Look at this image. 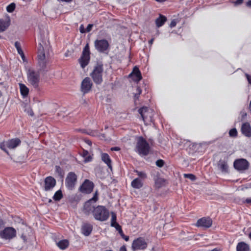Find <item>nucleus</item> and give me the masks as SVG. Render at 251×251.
<instances>
[{
    "label": "nucleus",
    "mask_w": 251,
    "mask_h": 251,
    "mask_svg": "<svg viewBox=\"0 0 251 251\" xmlns=\"http://www.w3.org/2000/svg\"><path fill=\"white\" fill-rule=\"evenodd\" d=\"M150 146L147 141L142 136L138 137L135 151L140 156H146L150 151Z\"/></svg>",
    "instance_id": "f257e3e1"
},
{
    "label": "nucleus",
    "mask_w": 251,
    "mask_h": 251,
    "mask_svg": "<svg viewBox=\"0 0 251 251\" xmlns=\"http://www.w3.org/2000/svg\"><path fill=\"white\" fill-rule=\"evenodd\" d=\"M93 215L96 220L103 222L108 219L109 213L105 206L98 205L93 210Z\"/></svg>",
    "instance_id": "f03ea898"
},
{
    "label": "nucleus",
    "mask_w": 251,
    "mask_h": 251,
    "mask_svg": "<svg viewBox=\"0 0 251 251\" xmlns=\"http://www.w3.org/2000/svg\"><path fill=\"white\" fill-rule=\"evenodd\" d=\"M28 82L35 89H38L40 82V73L32 69H28L27 72Z\"/></svg>",
    "instance_id": "7ed1b4c3"
},
{
    "label": "nucleus",
    "mask_w": 251,
    "mask_h": 251,
    "mask_svg": "<svg viewBox=\"0 0 251 251\" xmlns=\"http://www.w3.org/2000/svg\"><path fill=\"white\" fill-rule=\"evenodd\" d=\"M139 113L146 125H151L153 122V111L147 107H143L138 110Z\"/></svg>",
    "instance_id": "20e7f679"
},
{
    "label": "nucleus",
    "mask_w": 251,
    "mask_h": 251,
    "mask_svg": "<svg viewBox=\"0 0 251 251\" xmlns=\"http://www.w3.org/2000/svg\"><path fill=\"white\" fill-rule=\"evenodd\" d=\"M21 140L19 138H14L8 140L6 141H3L0 144V148L6 154L9 155V153L7 148L9 149H14L20 145Z\"/></svg>",
    "instance_id": "39448f33"
},
{
    "label": "nucleus",
    "mask_w": 251,
    "mask_h": 251,
    "mask_svg": "<svg viewBox=\"0 0 251 251\" xmlns=\"http://www.w3.org/2000/svg\"><path fill=\"white\" fill-rule=\"evenodd\" d=\"M103 69L102 64H98L95 67L91 74L94 82L97 84H100L102 82V73Z\"/></svg>",
    "instance_id": "423d86ee"
},
{
    "label": "nucleus",
    "mask_w": 251,
    "mask_h": 251,
    "mask_svg": "<svg viewBox=\"0 0 251 251\" xmlns=\"http://www.w3.org/2000/svg\"><path fill=\"white\" fill-rule=\"evenodd\" d=\"M90 51L89 44L87 43L84 47L81 57L79 59V62L81 68H84L89 63L90 59Z\"/></svg>",
    "instance_id": "0eeeda50"
},
{
    "label": "nucleus",
    "mask_w": 251,
    "mask_h": 251,
    "mask_svg": "<svg viewBox=\"0 0 251 251\" xmlns=\"http://www.w3.org/2000/svg\"><path fill=\"white\" fill-rule=\"evenodd\" d=\"M94 46L96 50L100 53L107 54L108 52L109 44L106 39L95 40Z\"/></svg>",
    "instance_id": "6e6552de"
},
{
    "label": "nucleus",
    "mask_w": 251,
    "mask_h": 251,
    "mask_svg": "<svg viewBox=\"0 0 251 251\" xmlns=\"http://www.w3.org/2000/svg\"><path fill=\"white\" fill-rule=\"evenodd\" d=\"M77 177L74 172H69L65 179V186L69 190H73L77 181Z\"/></svg>",
    "instance_id": "1a4fd4ad"
},
{
    "label": "nucleus",
    "mask_w": 251,
    "mask_h": 251,
    "mask_svg": "<svg viewBox=\"0 0 251 251\" xmlns=\"http://www.w3.org/2000/svg\"><path fill=\"white\" fill-rule=\"evenodd\" d=\"M147 243L142 237H139L135 240L132 244V249L133 251L143 250L147 248Z\"/></svg>",
    "instance_id": "9d476101"
},
{
    "label": "nucleus",
    "mask_w": 251,
    "mask_h": 251,
    "mask_svg": "<svg viewBox=\"0 0 251 251\" xmlns=\"http://www.w3.org/2000/svg\"><path fill=\"white\" fill-rule=\"evenodd\" d=\"M16 236V230L12 227H5L0 232V237L4 239H11Z\"/></svg>",
    "instance_id": "9b49d317"
},
{
    "label": "nucleus",
    "mask_w": 251,
    "mask_h": 251,
    "mask_svg": "<svg viewBox=\"0 0 251 251\" xmlns=\"http://www.w3.org/2000/svg\"><path fill=\"white\" fill-rule=\"evenodd\" d=\"M98 198L97 196V192H96L95 193L93 197L85 203L84 205V210L86 214H89L90 212L93 213V210L96 207H95L94 205H92V203L93 202H95L98 200Z\"/></svg>",
    "instance_id": "f8f14e48"
},
{
    "label": "nucleus",
    "mask_w": 251,
    "mask_h": 251,
    "mask_svg": "<svg viewBox=\"0 0 251 251\" xmlns=\"http://www.w3.org/2000/svg\"><path fill=\"white\" fill-rule=\"evenodd\" d=\"M94 183L88 179H85L80 186L79 190L83 193H91L94 188Z\"/></svg>",
    "instance_id": "ddd939ff"
},
{
    "label": "nucleus",
    "mask_w": 251,
    "mask_h": 251,
    "mask_svg": "<svg viewBox=\"0 0 251 251\" xmlns=\"http://www.w3.org/2000/svg\"><path fill=\"white\" fill-rule=\"evenodd\" d=\"M56 183V180L52 176L46 177L44 180V190L45 191L52 190L55 186Z\"/></svg>",
    "instance_id": "4468645a"
},
{
    "label": "nucleus",
    "mask_w": 251,
    "mask_h": 251,
    "mask_svg": "<svg viewBox=\"0 0 251 251\" xmlns=\"http://www.w3.org/2000/svg\"><path fill=\"white\" fill-rule=\"evenodd\" d=\"M92 82L90 77H85L82 81L81 84V91L85 94L88 93L91 89Z\"/></svg>",
    "instance_id": "2eb2a0df"
},
{
    "label": "nucleus",
    "mask_w": 251,
    "mask_h": 251,
    "mask_svg": "<svg viewBox=\"0 0 251 251\" xmlns=\"http://www.w3.org/2000/svg\"><path fill=\"white\" fill-rule=\"evenodd\" d=\"M234 167L238 170H245L249 167V162L245 159H239L234 161Z\"/></svg>",
    "instance_id": "dca6fc26"
},
{
    "label": "nucleus",
    "mask_w": 251,
    "mask_h": 251,
    "mask_svg": "<svg viewBox=\"0 0 251 251\" xmlns=\"http://www.w3.org/2000/svg\"><path fill=\"white\" fill-rule=\"evenodd\" d=\"M212 224V220L209 217H203L199 219L196 226L197 227H202L206 228L210 227Z\"/></svg>",
    "instance_id": "f3484780"
},
{
    "label": "nucleus",
    "mask_w": 251,
    "mask_h": 251,
    "mask_svg": "<svg viewBox=\"0 0 251 251\" xmlns=\"http://www.w3.org/2000/svg\"><path fill=\"white\" fill-rule=\"evenodd\" d=\"M93 229V226L90 223H83L81 226V232L85 236L90 235Z\"/></svg>",
    "instance_id": "a211bd4d"
},
{
    "label": "nucleus",
    "mask_w": 251,
    "mask_h": 251,
    "mask_svg": "<svg viewBox=\"0 0 251 251\" xmlns=\"http://www.w3.org/2000/svg\"><path fill=\"white\" fill-rule=\"evenodd\" d=\"M241 132L243 134L248 137H251V126L248 122L242 124L241 126Z\"/></svg>",
    "instance_id": "6ab92c4d"
},
{
    "label": "nucleus",
    "mask_w": 251,
    "mask_h": 251,
    "mask_svg": "<svg viewBox=\"0 0 251 251\" xmlns=\"http://www.w3.org/2000/svg\"><path fill=\"white\" fill-rule=\"evenodd\" d=\"M218 168L223 173L228 172V166L226 161L224 160H220L217 164Z\"/></svg>",
    "instance_id": "aec40b11"
},
{
    "label": "nucleus",
    "mask_w": 251,
    "mask_h": 251,
    "mask_svg": "<svg viewBox=\"0 0 251 251\" xmlns=\"http://www.w3.org/2000/svg\"><path fill=\"white\" fill-rule=\"evenodd\" d=\"M10 20L9 17L5 19H0V33L4 31L10 25Z\"/></svg>",
    "instance_id": "412c9836"
},
{
    "label": "nucleus",
    "mask_w": 251,
    "mask_h": 251,
    "mask_svg": "<svg viewBox=\"0 0 251 251\" xmlns=\"http://www.w3.org/2000/svg\"><path fill=\"white\" fill-rule=\"evenodd\" d=\"M130 75H132L133 79L135 81H139L142 78L141 72L138 68L136 66L134 67Z\"/></svg>",
    "instance_id": "4be33fe9"
},
{
    "label": "nucleus",
    "mask_w": 251,
    "mask_h": 251,
    "mask_svg": "<svg viewBox=\"0 0 251 251\" xmlns=\"http://www.w3.org/2000/svg\"><path fill=\"white\" fill-rule=\"evenodd\" d=\"M101 157V160L107 165L108 168L112 170L111 160L109 155L106 153H102Z\"/></svg>",
    "instance_id": "5701e85b"
},
{
    "label": "nucleus",
    "mask_w": 251,
    "mask_h": 251,
    "mask_svg": "<svg viewBox=\"0 0 251 251\" xmlns=\"http://www.w3.org/2000/svg\"><path fill=\"white\" fill-rule=\"evenodd\" d=\"M237 251H249L250 247L249 245L244 242H241L237 244L236 246Z\"/></svg>",
    "instance_id": "b1692460"
},
{
    "label": "nucleus",
    "mask_w": 251,
    "mask_h": 251,
    "mask_svg": "<svg viewBox=\"0 0 251 251\" xmlns=\"http://www.w3.org/2000/svg\"><path fill=\"white\" fill-rule=\"evenodd\" d=\"M131 186L135 189H140L143 186V183L139 178H136L131 183Z\"/></svg>",
    "instance_id": "393cba45"
},
{
    "label": "nucleus",
    "mask_w": 251,
    "mask_h": 251,
    "mask_svg": "<svg viewBox=\"0 0 251 251\" xmlns=\"http://www.w3.org/2000/svg\"><path fill=\"white\" fill-rule=\"evenodd\" d=\"M19 85L21 95L23 98L26 97L29 93V89L24 84L19 83Z\"/></svg>",
    "instance_id": "a878e982"
},
{
    "label": "nucleus",
    "mask_w": 251,
    "mask_h": 251,
    "mask_svg": "<svg viewBox=\"0 0 251 251\" xmlns=\"http://www.w3.org/2000/svg\"><path fill=\"white\" fill-rule=\"evenodd\" d=\"M167 21V18L162 15H160L159 17L155 20V24L158 27L162 26Z\"/></svg>",
    "instance_id": "bb28decb"
},
{
    "label": "nucleus",
    "mask_w": 251,
    "mask_h": 251,
    "mask_svg": "<svg viewBox=\"0 0 251 251\" xmlns=\"http://www.w3.org/2000/svg\"><path fill=\"white\" fill-rule=\"evenodd\" d=\"M14 45L17 50L18 53L20 55L22 60L25 61V57L23 50H22L20 42L18 41L15 42Z\"/></svg>",
    "instance_id": "cd10ccee"
},
{
    "label": "nucleus",
    "mask_w": 251,
    "mask_h": 251,
    "mask_svg": "<svg viewBox=\"0 0 251 251\" xmlns=\"http://www.w3.org/2000/svg\"><path fill=\"white\" fill-rule=\"evenodd\" d=\"M58 247L61 250L66 249L69 246V242L67 240H62L56 243Z\"/></svg>",
    "instance_id": "c85d7f7f"
},
{
    "label": "nucleus",
    "mask_w": 251,
    "mask_h": 251,
    "mask_svg": "<svg viewBox=\"0 0 251 251\" xmlns=\"http://www.w3.org/2000/svg\"><path fill=\"white\" fill-rule=\"evenodd\" d=\"M63 197V194L61 190L57 191L53 196V199L55 201H59Z\"/></svg>",
    "instance_id": "c756f323"
},
{
    "label": "nucleus",
    "mask_w": 251,
    "mask_h": 251,
    "mask_svg": "<svg viewBox=\"0 0 251 251\" xmlns=\"http://www.w3.org/2000/svg\"><path fill=\"white\" fill-rule=\"evenodd\" d=\"M164 181L165 180L164 179L160 177H157L155 179V183L157 187H160Z\"/></svg>",
    "instance_id": "7c9ffc66"
},
{
    "label": "nucleus",
    "mask_w": 251,
    "mask_h": 251,
    "mask_svg": "<svg viewBox=\"0 0 251 251\" xmlns=\"http://www.w3.org/2000/svg\"><path fill=\"white\" fill-rule=\"evenodd\" d=\"M15 4L14 3H11L6 7V10L9 13L12 12L15 8Z\"/></svg>",
    "instance_id": "2f4dec72"
},
{
    "label": "nucleus",
    "mask_w": 251,
    "mask_h": 251,
    "mask_svg": "<svg viewBox=\"0 0 251 251\" xmlns=\"http://www.w3.org/2000/svg\"><path fill=\"white\" fill-rule=\"evenodd\" d=\"M237 131L235 128H232L229 131V136L231 137H236L237 136Z\"/></svg>",
    "instance_id": "473e14b6"
},
{
    "label": "nucleus",
    "mask_w": 251,
    "mask_h": 251,
    "mask_svg": "<svg viewBox=\"0 0 251 251\" xmlns=\"http://www.w3.org/2000/svg\"><path fill=\"white\" fill-rule=\"evenodd\" d=\"M184 177L189 178L192 181H195L196 179V176L192 174H184Z\"/></svg>",
    "instance_id": "72a5a7b5"
},
{
    "label": "nucleus",
    "mask_w": 251,
    "mask_h": 251,
    "mask_svg": "<svg viewBox=\"0 0 251 251\" xmlns=\"http://www.w3.org/2000/svg\"><path fill=\"white\" fill-rule=\"evenodd\" d=\"M55 172L59 176H63L64 173L61 169V168L59 166H55Z\"/></svg>",
    "instance_id": "f704fd0d"
},
{
    "label": "nucleus",
    "mask_w": 251,
    "mask_h": 251,
    "mask_svg": "<svg viewBox=\"0 0 251 251\" xmlns=\"http://www.w3.org/2000/svg\"><path fill=\"white\" fill-rule=\"evenodd\" d=\"M135 172L137 173V175L142 179H145L147 177L146 174L144 172H140L136 170Z\"/></svg>",
    "instance_id": "c9c22d12"
},
{
    "label": "nucleus",
    "mask_w": 251,
    "mask_h": 251,
    "mask_svg": "<svg viewBox=\"0 0 251 251\" xmlns=\"http://www.w3.org/2000/svg\"><path fill=\"white\" fill-rule=\"evenodd\" d=\"M38 64L41 67V70L43 71H45L46 67V64L45 61V60L38 61Z\"/></svg>",
    "instance_id": "e433bc0d"
},
{
    "label": "nucleus",
    "mask_w": 251,
    "mask_h": 251,
    "mask_svg": "<svg viewBox=\"0 0 251 251\" xmlns=\"http://www.w3.org/2000/svg\"><path fill=\"white\" fill-rule=\"evenodd\" d=\"M117 220V216L116 214L113 212H111V225L114 224L115 223H116Z\"/></svg>",
    "instance_id": "4c0bfd02"
},
{
    "label": "nucleus",
    "mask_w": 251,
    "mask_h": 251,
    "mask_svg": "<svg viewBox=\"0 0 251 251\" xmlns=\"http://www.w3.org/2000/svg\"><path fill=\"white\" fill-rule=\"evenodd\" d=\"M142 93V90L140 88V87L139 86H137L136 87V92L135 94V96H134V97L135 99H138L139 98V95L141 94Z\"/></svg>",
    "instance_id": "58836bf2"
},
{
    "label": "nucleus",
    "mask_w": 251,
    "mask_h": 251,
    "mask_svg": "<svg viewBox=\"0 0 251 251\" xmlns=\"http://www.w3.org/2000/svg\"><path fill=\"white\" fill-rule=\"evenodd\" d=\"M155 164L158 167H162L164 164V162L162 159H158L156 161Z\"/></svg>",
    "instance_id": "ea45409f"
},
{
    "label": "nucleus",
    "mask_w": 251,
    "mask_h": 251,
    "mask_svg": "<svg viewBox=\"0 0 251 251\" xmlns=\"http://www.w3.org/2000/svg\"><path fill=\"white\" fill-rule=\"evenodd\" d=\"M38 61L45 60V54L44 52L38 53Z\"/></svg>",
    "instance_id": "a19ab883"
},
{
    "label": "nucleus",
    "mask_w": 251,
    "mask_h": 251,
    "mask_svg": "<svg viewBox=\"0 0 251 251\" xmlns=\"http://www.w3.org/2000/svg\"><path fill=\"white\" fill-rule=\"evenodd\" d=\"M93 26V24H89L87 25V27H86V28L85 29V31L86 32H90Z\"/></svg>",
    "instance_id": "79ce46f5"
},
{
    "label": "nucleus",
    "mask_w": 251,
    "mask_h": 251,
    "mask_svg": "<svg viewBox=\"0 0 251 251\" xmlns=\"http://www.w3.org/2000/svg\"><path fill=\"white\" fill-rule=\"evenodd\" d=\"M245 75L247 79L248 83L251 85V76L247 73H245Z\"/></svg>",
    "instance_id": "37998d69"
},
{
    "label": "nucleus",
    "mask_w": 251,
    "mask_h": 251,
    "mask_svg": "<svg viewBox=\"0 0 251 251\" xmlns=\"http://www.w3.org/2000/svg\"><path fill=\"white\" fill-rule=\"evenodd\" d=\"M41 52H44V48L41 44H39V47H38V53H41Z\"/></svg>",
    "instance_id": "c03bdc74"
},
{
    "label": "nucleus",
    "mask_w": 251,
    "mask_h": 251,
    "mask_svg": "<svg viewBox=\"0 0 251 251\" xmlns=\"http://www.w3.org/2000/svg\"><path fill=\"white\" fill-rule=\"evenodd\" d=\"M176 22L175 20H173L171 21L170 24V27L171 28H173L175 27L176 25Z\"/></svg>",
    "instance_id": "a18cd8bd"
},
{
    "label": "nucleus",
    "mask_w": 251,
    "mask_h": 251,
    "mask_svg": "<svg viewBox=\"0 0 251 251\" xmlns=\"http://www.w3.org/2000/svg\"><path fill=\"white\" fill-rule=\"evenodd\" d=\"M111 226L115 227L116 230L121 227L119 224L117 222L115 223L114 224L111 225Z\"/></svg>",
    "instance_id": "49530a36"
},
{
    "label": "nucleus",
    "mask_w": 251,
    "mask_h": 251,
    "mask_svg": "<svg viewBox=\"0 0 251 251\" xmlns=\"http://www.w3.org/2000/svg\"><path fill=\"white\" fill-rule=\"evenodd\" d=\"M243 2V0H237L234 2L235 5H238Z\"/></svg>",
    "instance_id": "de8ad7c7"
},
{
    "label": "nucleus",
    "mask_w": 251,
    "mask_h": 251,
    "mask_svg": "<svg viewBox=\"0 0 251 251\" xmlns=\"http://www.w3.org/2000/svg\"><path fill=\"white\" fill-rule=\"evenodd\" d=\"M79 30H80V32L81 33H83L86 32L85 30L84 29V26H83V25H81L80 26Z\"/></svg>",
    "instance_id": "09e8293b"
},
{
    "label": "nucleus",
    "mask_w": 251,
    "mask_h": 251,
    "mask_svg": "<svg viewBox=\"0 0 251 251\" xmlns=\"http://www.w3.org/2000/svg\"><path fill=\"white\" fill-rule=\"evenodd\" d=\"M121 237L123 238L126 241H128L129 240V237L128 236H126L124 234L122 235Z\"/></svg>",
    "instance_id": "8fccbe9b"
},
{
    "label": "nucleus",
    "mask_w": 251,
    "mask_h": 251,
    "mask_svg": "<svg viewBox=\"0 0 251 251\" xmlns=\"http://www.w3.org/2000/svg\"><path fill=\"white\" fill-rule=\"evenodd\" d=\"M117 230L119 232V234L121 236L124 234L123 231L122 230L121 226L117 229Z\"/></svg>",
    "instance_id": "3c124183"
},
{
    "label": "nucleus",
    "mask_w": 251,
    "mask_h": 251,
    "mask_svg": "<svg viewBox=\"0 0 251 251\" xmlns=\"http://www.w3.org/2000/svg\"><path fill=\"white\" fill-rule=\"evenodd\" d=\"M117 230L119 232V234L121 236L124 234L123 231L122 230L121 226L117 229Z\"/></svg>",
    "instance_id": "603ef678"
},
{
    "label": "nucleus",
    "mask_w": 251,
    "mask_h": 251,
    "mask_svg": "<svg viewBox=\"0 0 251 251\" xmlns=\"http://www.w3.org/2000/svg\"><path fill=\"white\" fill-rule=\"evenodd\" d=\"M120 150V149L119 147H112V148H111V151H119Z\"/></svg>",
    "instance_id": "864d4df0"
},
{
    "label": "nucleus",
    "mask_w": 251,
    "mask_h": 251,
    "mask_svg": "<svg viewBox=\"0 0 251 251\" xmlns=\"http://www.w3.org/2000/svg\"><path fill=\"white\" fill-rule=\"evenodd\" d=\"M126 251V247L125 246H122L120 249V251Z\"/></svg>",
    "instance_id": "5fc2aeb1"
},
{
    "label": "nucleus",
    "mask_w": 251,
    "mask_h": 251,
    "mask_svg": "<svg viewBox=\"0 0 251 251\" xmlns=\"http://www.w3.org/2000/svg\"><path fill=\"white\" fill-rule=\"evenodd\" d=\"M59 2H71L73 0H57Z\"/></svg>",
    "instance_id": "6e6d98bb"
},
{
    "label": "nucleus",
    "mask_w": 251,
    "mask_h": 251,
    "mask_svg": "<svg viewBox=\"0 0 251 251\" xmlns=\"http://www.w3.org/2000/svg\"><path fill=\"white\" fill-rule=\"evenodd\" d=\"M245 202L247 203H251V198L246 199Z\"/></svg>",
    "instance_id": "4d7b16f0"
},
{
    "label": "nucleus",
    "mask_w": 251,
    "mask_h": 251,
    "mask_svg": "<svg viewBox=\"0 0 251 251\" xmlns=\"http://www.w3.org/2000/svg\"><path fill=\"white\" fill-rule=\"evenodd\" d=\"M246 5H247V6H248V7H251V0H249V1L246 3Z\"/></svg>",
    "instance_id": "13d9d810"
},
{
    "label": "nucleus",
    "mask_w": 251,
    "mask_h": 251,
    "mask_svg": "<svg viewBox=\"0 0 251 251\" xmlns=\"http://www.w3.org/2000/svg\"><path fill=\"white\" fill-rule=\"evenodd\" d=\"M92 159V157H91L90 156H88V157H86L85 158V162H89Z\"/></svg>",
    "instance_id": "bf43d9fd"
},
{
    "label": "nucleus",
    "mask_w": 251,
    "mask_h": 251,
    "mask_svg": "<svg viewBox=\"0 0 251 251\" xmlns=\"http://www.w3.org/2000/svg\"><path fill=\"white\" fill-rule=\"evenodd\" d=\"M154 41V38H152L149 41V44L151 46V45L153 44V42Z\"/></svg>",
    "instance_id": "052dcab7"
},
{
    "label": "nucleus",
    "mask_w": 251,
    "mask_h": 251,
    "mask_svg": "<svg viewBox=\"0 0 251 251\" xmlns=\"http://www.w3.org/2000/svg\"><path fill=\"white\" fill-rule=\"evenodd\" d=\"M249 110L251 114V100L250 101V104H249Z\"/></svg>",
    "instance_id": "680f3d73"
},
{
    "label": "nucleus",
    "mask_w": 251,
    "mask_h": 251,
    "mask_svg": "<svg viewBox=\"0 0 251 251\" xmlns=\"http://www.w3.org/2000/svg\"><path fill=\"white\" fill-rule=\"evenodd\" d=\"M155 0L159 2H162L166 1V0Z\"/></svg>",
    "instance_id": "e2e57ef3"
},
{
    "label": "nucleus",
    "mask_w": 251,
    "mask_h": 251,
    "mask_svg": "<svg viewBox=\"0 0 251 251\" xmlns=\"http://www.w3.org/2000/svg\"><path fill=\"white\" fill-rule=\"evenodd\" d=\"M211 251H221L220 250H219V249H217L215 248V249H214L213 250H212Z\"/></svg>",
    "instance_id": "0e129e2a"
},
{
    "label": "nucleus",
    "mask_w": 251,
    "mask_h": 251,
    "mask_svg": "<svg viewBox=\"0 0 251 251\" xmlns=\"http://www.w3.org/2000/svg\"><path fill=\"white\" fill-rule=\"evenodd\" d=\"M87 144H89V145H91V142L89 141H88V142H87Z\"/></svg>",
    "instance_id": "69168bd1"
},
{
    "label": "nucleus",
    "mask_w": 251,
    "mask_h": 251,
    "mask_svg": "<svg viewBox=\"0 0 251 251\" xmlns=\"http://www.w3.org/2000/svg\"><path fill=\"white\" fill-rule=\"evenodd\" d=\"M88 153L87 151L84 152V155Z\"/></svg>",
    "instance_id": "338daca9"
},
{
    "label": "nucleus",
    "mask_w": 251,
    "mask_h": 251,
    "mask_svg": "<svg viewBox=\"0 0 251 251\" xmlns=\"http://www.w3.org/2000/svg\"><path fill=\"white\" fill-rule=\"evenodd\" d=\"M2 96V93L0 91V98Z\"/></svg>",
    "instance_id": "774afa93"
}]
</instances>
